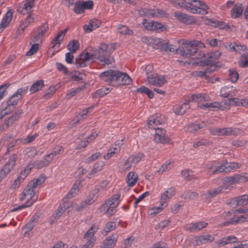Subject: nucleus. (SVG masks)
<instances>
[{
	"label": "nucleus",
	"mask_w": 248,
	"mask_h": 248,
	"mask_svg": "<svg viewBox=\"0 0 248 248\" xmlns=\"http://www.w3.org/2000/svg\"><path fill=\"white\" fill-rule=\"evenodd\" d=\"M109 46L111 48L112 45L101 43L98 49L94 50L92 53L87 52L81 54L79 59L87 62L89 60H98L103 65L111 64L114 59L110 55Z\"/></svg>",
	"instance_id": "1"
},
{
	"label": "nucleus",
	"mask_w": 248,
	"mask_h": 248,
	"mask_svg": "<svg viewBox=\"0 0 248 248\" xmlns=\"http://www.w3.org/2000/svg\"><path fill=\"white\" fill-rule=\"evenodd\" d=\"M100 77L102 80L113 86L129 85L132 82V79L127 74L118 70L105 71L100 74Z\"/></svg>",
	"instance_id": "2"
},
{
	"label": "nucleus",
	"mask_w": 248,
	"mask_h": 248,
	"mask_svg": "<svg viewBox=\"0 0 248 248\" xmlns=\"http://www.w3.org/2000/svg\"><path fill=\"white\" fill-rule=\"evenodd\" d=\"M171 2L176 8H183L193 14L208 13V6L201 0H171Z\"/></svg>",
	"instance_id": "3"
},
{
	"label": "nucleus",
	"mask_w": 248,
	"mask_h": 248,
	"mask_svg": "<svg viewBox=\"0 0 248 248\" xmlns=\"http://www.w3.org/2000/svg\"><path fill=\"white\" fill-rule=\"evenodd\" d=\"M121 194L117 193L106 200L100 206V211L107 217H110L116 212V207L118 206Z\"/></svg>",
	"instance_id": "4"
},
{
	"label": "nucleus",
	"mask_w": 248,
	"mask_h": 248,
	"mask_svg": "<svg viewBox=\"0 0 248 248\" xmlns=\"http://www.w3.org/2000/svg\"><path fill=\"white\" fill-rule=\"evenodd\" d=\"M211 132L217 136H237L241 134L242 130L237 128L226 127L213 129Z\"/></svg>",
	"instance_id": "5"
},
{
	"label": "nucleus",
	"mask_w": 248,
	"mask_h": 248,
	"mask_svg": "<svg viewBox=\"0 0 248 248\" xmlns=\"http://www.w3.org/2000/svg\"><path fill=\"white\" fill-rule=\"evenodd\" d=\"M98 229L97 226H96L95 225H92V227L84 234V238L86 239L87 242L82 248H93L96 241V237L94 236V233Z\"/></svg>",
	"instance_id": "6"
},
{
	"label": "nucleus",
	"mask_w": 248,
	"mask_h": 248,
	"mask_svg": "<svg viewBox=\"0 0 248 248\" xmlns=\"http://www.w3.org/2000/svg\"><path fill=\"white\" fill-rule=\"evenodd\" d=\"M17 156L16 154H13L9 159L7 163L3 166L0 171V175L4 178L7 174L14 168L16 165Z\"/></svg>",
	"instance_id": "7"
},
{
	"label": "nucleus",
	"mask_w": 248,
	"mask_h": 248,
	"mask_svg": "<svg viewBox=\"0 0 248 248\" xmlns=\"http://www.w3.org/2000/svg\"><path fill=\"white\" fill-rule=\"evenodd\" d=\"M229 106V103H223V102H214V103H206L204 104H202L199 105V107L203 109H208L209 110H216L217 109L223 110L225 108H227Z\"/></svg>",
	"instance_id": "8"
},
{
	"label": "nucleus",
	"mask_w": 248,
	"mask_h": 248,
	"mask_svg": "<svg viewBox=\"0 0 248 248\" xmlns=\"http://www.w3.org/2000/svg\"><path fill=\"white\" fill-rule=\"evenodd\" d=\"M239 165L236 162H226L223 164L217 167L215 170L213 171V174L220 172H229L233 170L239 168Z\"/></svg>",
	"instance_id": "9"
},
{
	"label": "nucleus",
	"mask_w": 248,
	"mask_h": 248,
	"mask_svg": "<svg viewBox=\"0 0 248 248\" xmlns=\"http://www.w3.org/2000/svg\"><path fill=\"white\" fill-rule=\"evenodd\" d=\"M147 126L149 128L156 129V126L165 123L164 117L161 115L155 114L149 117Z\"/></svg>",
	"instance_id": "10"
},
{
	"label": "nucleus",
	"mask_w": 248,
	"mask_h": 248,
	"mask_svg": "<svg viewBox=\"0 0 248 248\" xmlns=\"http://www.w3.org/2000/svg\"><path fill=\"white\" fill-rule=\"evenodd\" d=\"M248 181V174H236L233 176L228 177L225 181L226 183L233 185L236 183H244Z\"/></svg>",
	"instance_id": "11"
},
{
	"label": "nucleus",
	"mask_w": 248,
	"mask_h": 248,
	"mask_svg": "<svg viewBox=\"0 0 248 248\" xmlns=\"http://www.w3.org/2000/svg\"><path fill=\"white\" fill-rule=\"evenodd\" d=\"M174 16L180 22L188 25L192 24L196 22V18L193 16L180 12H175Z\"/></svg>",
	"instance_id": "12"
},
{
	"label": "nucleus",
	"mask_w": 248,
	"mask_h": 248,
	"mask_svg": "<svg viewBox=\"0 0 248 248\" xmlns=\"http://www.w3.org/2000/svg\"><path fill=\"white\" fill-rule=\"evenodd\" d=\"M148 81L151 84L161 87L166 82L164 77L157 74H153L148 76Z\"/></svg>",
	"instance_id": "13"
},
{
	"label": "nucleus",
	"mask_w": 248,
	"mask_h": 248,
	"mask_svg": "<svg viewBox=\"0 0 248 248\" xmlns=\"http://www.w3.org/2000/svg\"><path fill=\"white\" fill-rule=\"evenodd\" d=\"M35 189L36 188L33 187V186L29 183L23 191L22 195L20 198V200L23 201L27 199L29 201H32L33 200V198L34 196V191ZM36 199L37 198L34 199V200H35L36 201Z\"/></svg>",
	"instance_id": "14"
},
{
	"label": "nucleus",
	"mask_w": 248,
	"mask_h": 248,
	"mask_svg": "<svg viewBox=\"0 0 248 248\" xmlns=\"http://www.w3.org/2000/svg\"><path fill=\"white\" fill-rule=\"evenodd\" d=\"M176 50H177L178 52L182 56L186 58H189L193 56L197 53L195 48L191 47V46H180L176 49Z\"/></svg>",
	"instance_id": "15"
},
{
	"label": "nucleus",
	"mask_w": 248,
	"mask_h": 248,
	"mask_svg": "<svg viewBox=\"0 0 248 248\" xmlns=\"http://www.w3.org/2000/svg\"><path fill=\"white\" fill-rule=\"evenodd\" d=\"M210 100V97L205 93H197L191 94L188 98V101L197 102L198 106L201 104L200 103L208 101Z\"/></svg>",
	"instance_id": "16"
},
{
	"label": "nucleus",
	"mask_w": 248,
	"mask_h": 248,
	"mask_svg": "<svg viewBox=\"0 0 248 248\" xmlns=\"http://www.w3.org/2000/svg\"><path fill=\"white\" fill-rule=\"evenodd\" d=\"M175 189L174 187L168 188L166 191H164L161 195L159 202L161 203L162 205L167 206L168 205L167 200L175 195Z\"/></svg>",
	"instance_id": "17"
},
{
	"label": "nucleus",
	"mask_w": 248,
	"mask_h": 248,
	"mask_svg": "<svg viewBox=\"0 0 248 248\" xmlns=\"http://www.w3.org/2000/svg\"><path fill=\"white\" fill-rule=\"evenodd\" d=\"M118 235L117 234H112L104 240L103 245L101 248H113L118 240Z\"/></svg>",
	"instance_id": "18"
},
{
	"label": "nucleus",
	"mask_w": 248,
	"mask_h": 248,
	"mask_svg": "<svg viewBox=\"0 0 248 248\" xmlns=\"http://www.w3.org/2000/svg\"><path fill=\"white\" fill-rule=\"evenodd\" d=\"M101 24V22L99 20L94 18L90 20L89 24L84 25L83 29L85 32L89 33L99 28Z\"/></svg>",
	"instance_id": "19"
},
{
	"label": "nucleus",
	"mask_w": 248,
	"mask_h": 248,
	"mask_svg": "<svg viewBox=\"0 0 248 248\" xmlns=\"http://www.w3.org/2000/svg\"><path fill=\"white\" fill-rule=\"evenodd\" d=\"M188 99L185 101L182 105H176L173 107L174 112L176 115H182L185 114L187 109L189 108V107H188L189 103Z\"/></svg>",
	"instance_id": "20"
},
{
	"label": "nucleus",
	"mask_w": 248,
	"mask_h": 248,
	"mask_svg": "<svg viewBox=\"0 0 248 248\" xmlns=\"http://www.w3.org/2000/svg\"><path fill=\"white\" fill-rule=\"evenodd\" d=\"M144 13L148 17H160L166 15L165 11L158 9H146Z\"/></svg>",
	"instance_id": "21"
},
{
	"label": "nucleus",
	"mask_w": 248,
	"mask_h": 248,
	"mask_svg": "<svg viewBox=\"0 0 248 248\" xmlns=\"http://www.w3.org/2000/svg\"><path fill=\"white\" fill-rule=\"evenodd\" d=\"M156 48L170 52H174L176 50V48L173 47L172 46L169 45L168 43L160 39L157 40Z\"/></svg>",
	"instance_id": "22"
},
{
	"label": "nucleus",
	"mask_w": 248,
	"mask_h": 248,
	"mask_svg": "<svg viewBox=\"0 0 248 248\" xmlns=\"http://www.w3.org/2000/svg\"><path fill=\"white\" fill-rule=\"evenodd\" d=\"M214 238L211 235H201L195 237V245L200 246L212 242Z\"/></svg>",
	"instance_id": "23"
},
{
	"label": "nucleus",
	"mask_w": 248,
	"mask_h": 248,
	"mask_svg": "<svg viewBox=\"0 0 248 248\" xmlns=\"http://www.w3.org/2000/svg\"><path fill=\"white\" fill-rule=\"evenodd\" d=\"M247 221H248V214H246L240 217H236V216L234 218L232 219V221L224 222L223 225L227 226L230 224L236 225L238 223H242Z\"/></svg>",
	"instance_id": "24"
},
{
	"label": "nucleus",
	"mask_w": 248,
	"mask_h": 248,
	"mask_svg": "<svg viewBox=\"0 0 248 248\" xmlns=\"http://www.w3.org/2000/svg\"><path fill=\"white\" fill-rule=\"evenodd\" d=\"M221 52L219 51L208 53L206 56V59L203 60V64L209 65L213 63L214 61L218 59L221 55Z\"/></svg>",
	"instance_id": "25"
},
{
	"label": "nucleus",
	"mask_w": 248,
	"mask_h": 248,
	"mask_svg": "<svg viewBox=\"0 0 248 248\" xmlns=\"http://www.w3.org/2000/svg\"><path fill=\"white\" fill-rule=\"evenodd\" d=\"M142 23L144 27L148 30L157 31L163 28V26L161 23L157 22H154L153 21H152L151 22H147L146 19H144V21Z\"/></svg>",
	"instance_id": "26"
},
{
	"label": "nucleus",
	"mask_w": 248,
	"mask_h": 248,
	"mask_svg": "<svg viewBox=\"0 0 248 248\" xmlns=\"http://www.w3.org/2000/svg\"><path fill=\"white\" fill-rule=\"evenodd\" d=\"M44 87L45 83L43 80H37L31 86L29 89L30 94H32L41 91Z\"/></svg>",
	"instance_id": "27"
},
{
	"label": "nucleus",
	"mask_w": 248,
	"mask_h": 248,
	"mask_svg": "<svg viewBox=\"0 0 248 248\" xmlns=\"http://www.w3.org/2000/svg\"><path fill=\"white\" fill-rule=\"evenodd\" d=\"M54 156L51 154L46 155L44 159L37 164V167L38 169L42 168L44 167L48 166V165L52 161L54 158Z\"/></svg>",
	"instance_id": "28"
},
{
	"label": "nucleus",
	"mask_w": 248,
	"mask_h": 248,
	"mask_svg": "<svg viewBox=\"0 0 248 248\" xmlns=\"http://www.w3.org/2000/svg\"><path fill=\"white\" fill-rule=\"evenodd\" d=\"M13 15V12L12 10L10 9L8 10L1 21L0 26L5 28L7 27L12 19Z\"/></svg>",
	"instance_id": "29"
},
{
	"label": "nucleus",
	"mask_w": 248,
	"mask_h": 248,
	"mask_svg": "<svg viewBox=\"0 0 248 248\" xmlns=\"http://www.w3.org/2000/svg\"><path fill=\"white\" fill-rule=\"evenodd\" d=\"M23 110L22 109H20L16 111L14 115H13L5 122L4 124L6 125V127H8L12 125L15 121L18 120L20 115L23 114Z\"/></svg>",
	"instance_id": "30"
},
{
	"label": "nucleus",
	"mask_w": 248,
	"mask_h": 248,
	"mask_svg": "<svg viewBox=\"0 0 248 248\" xmlns=\"http://www.w3.org/2000/svg\"><path fill=\"white\" fill-rule=\"evenodd\" d=\"M237 206H243L248 204V195H244L236 197L232 200Z\"/></svg>",
	"instance_id": "31"
},
{
	"label": "nucleus",
	"mask_w": 248,
	"mask_h": 248,
	"mask_svg": "<svg viewBox=\"0 0 248 248\" xmlns=\"http://www.w3.org/2000/svg\"><path fill=\"white\" fill-rule=\"evenodd\" d=\"M116 228V223L115 222L112 221H108L105 225L101 233L103 235L106 236L109 232L115 230Z\"/></svg>",
	"instance_id": "32"
},
{
	"label": "nucleus",
	"mask_w": 248,
	"mask_h": 248,
	"mask_svg": "<svg viewBox=\"0 0 248 248\" xmlns=\"http://www.w3.org/2000/svg\"><path fill=\"white\" fill-rule=\"evenodd\" d=\"M237 240V238L232 235H230L227 237H223L221 240L217 242V244L219 247L223 246L226 244L234 243Z\"/></svg>",
	"instance_id": "33"
},
{
	"label": "nucleus",
	"mask_w": 248,
	"mask_h": 248,
	"mask_svg": "<svg viewBox=\"0 0 248 248\" xmlns=\"http://www.w3.org/2000/svg\"><path fill=\"white\" fill-rule=\"evenodd\" d=\"M243 11L242 4H236L232 10L231 16L233 18H237L242 15Z\"/></svg>",
	"instance_id": "34"
},
{
	"label": "nucleus",
	"mask_w": 248,
	"mask_h": 248,
	"mask_svg": "<svg viewBox=\"0 0 248 248\" xmlns=\"http://www.w3.org/2000/svg\"><path fill=\"white\" fill-rule=\"evenodd\" d=\"M23 3L24 4L22 10H20V8L17 10V11L20 13L25 14V13L23 12V10H25L28 14L31 13V8L34 6V3L29 0H25Z\"/></svg>",
	"instance_id": "35"
},
{
	"label": "nucleus",
	"mask_w": 248,
	"mask_h": 248,
	"mask_svg": "<svg viewBox=\"0 0 248 248\" xmlns=\"http://www.w3.org/2000/svg\"><path fill=\"white\" fill-rule=\"evenodd\" d=\"M138 179V175L135 172H129L127 176L126 181L129 186H134Z\"/></svg>",
	"instance_id": "36"
},
{
	"label": "nucleus",
	"mask_w": 248,
	"mask_h": 248,
	"mask_svg": "<svg viewBox=\"0 0 248 248\" xmlns=\"http://www.w3.org/2000/svg\"><path fill=\"white\" fill-rule=\"evenodd\" d=\"M68 30V28H66L63 31L60 32L56 36V37L53 40L52 43L54 45L52 46L53 48L57 44L59 45V46L61 44L62 41L63 39V37Z\"/></svg>",
	"instance_id": "37"
},
{
	"label": "nucleus",
	"mask_w": 248,
	"mask_h": 248,
	"mask_svg": "<svg viewBox=\"0 0 248 248\" xmlns=\"http://www.w3.org/2000/svg\"><path fill=\"white\" fill-rule=\"evenodd\" d=\"M104 165V163L103 161L96 163L94 165L93 169L89 172V173L88 174V177L89 178H91L93 175H94L95 173H96L98 171H100L102 169Z\"/></svg>",
	"instance_id": "38"
},
{
	"label": "nucleus",
	"mask_w": 248,
	"mask_h": 248,
	"mask_svg": "<svg viewBox=\"0 0 248 248\" xmlns=\"http://www.w3.org/2000/svg\"><path fill=\"white\" fill-rule=\"evenodd\" d=\"M67 49L72 53L76 52L79 48V44L78 40H73L69 42Z\"/></svg>",
	"instance_id": "39"
},
{
	"label": "nucleus",
	"mask_w": 248,
	"mask_h": 248,
	"mask_svg": "<svg viewBox=\"0 0 248 248\" xmlns=\"http://www.w3.org/2000/svg\"><path fill=\"white\" fill-rule=\"evenodd\" d=\"M95 201H96L95 198L91 197V196L89 194L86 199L81 203L80 207L78 210H82V209L86 208L87 206L92 204Z\"/></svg>",
	"instance_id": "40"
},
{
	"label": "nucleus",
	"mask_w": 248,
	"mask_h": 248,
	"mask_svg": "<svg viewBox=\"0 0 248 248\" xmlns=\"http://www.w3.org/2000/svg\"><path fill=\"white\" fill-rule=\"evenodd\" d=\"M20 100L21 99L19 97H16V95L14 93L7 101V106L3 110V111L7 110L11 106H14L15 107L17 105L18 101Z\"/></svg>",
	"instance_id": "41"
},
{
	"label": "nucleus",
	"mask_w": 248,
	"mask_h": 248,
	"mask_svg": "<svg viewBox=\"0 0 248 248\" xmlns=\"http://www.w3.org/2000/svg\"><path fill=\"white\" fill-rule=\"evenodd\" d=\"M206 125L204 122H202L200 123H192L188 127V129L190 132H194L198 129L202 128Z\"/></svg>",
	"instance_id": "42"
},
{
	"label": "nucleus",
	"mask_w": 248,
	"mask_h": 248,
	"mask_svg": "<svg viewBox=\"0 0 248 248\" xmlns=\"http://www.w3.org/2000/svg\"><path fill=\"white\" fill-rule=\"evenodd\" d=\"M222 189V187L220 186L216 188L211 189L208 190L207 193L204 194V196L207 199L213 198L219 194L221 191Z\"/></svg>",
	"instance_id": "43"
},
{
	"label": "nucleus",
	"mask_w": 248,
	"mask_h": 248,
	"mask_svg": "<svg viewBox=\"0 0 248 248\" xmlns=\"http://www.w3.org/2000/svg\"><path fill=\"white\" fill-rule=\"evenodd\" d=\"M154 140L156 142H160L164 144L168 143L170 141V139L166 136V133H163L162 135H155Z\"/></svg>",
	"instance_id": "44"
},
{
	"label": "nucleus",
	"mask_w": 248,
	"mask_h": 248,
	"mask_svg": "<svg viewBox=\"0 0 248 248\" xmlns=\"http://www.w3.org/2000/svg\"><path fill=\"white\" fill-rule=\"evenodd\" d=\"M144 157V155L143 153H139L137 155L131 156L129 159L126 160L125 165H126L128 162H129V159L131 158V161L134 164H137L139 162L141 159Z\"/></svg>",
	"instance_id": "45"
},
{
	"label": "nucleus",
	"mask_w": 248,
	"mask_h": 248,
	"mask_svg": "<svg viewBox=\"0 0 248 248\" xmlns=\"http://www.w3.org/2000/svg\"><path fill=\"white\" fill-rule=\"evenodd\" d=\"M183 196L185 199L193 200L197 198L199 194L195 191L187 190L184 192Z\"/></svg>",
	"instance_id": "46"
},
{
	"label": "nucleus",
	"mask_w": 248,
	"mask_h": 248,
	"mask_svg": "<svg viewBox=\"0 0 248 248\" xmlns=\"http://www.w3.org/2000/svg\"><path fill=\"white\" fill-rule=\"evenodd\" d=\"M117 31L119 33L122 35H130L133 33V31L125 25H119L117 28Z\"/></svg>",
	"instance_id": "47"
},
{
	"label": "nucleus",
	"mask_w": 248,
	"mask_h": 248,
	"mask_svg": "<svg viewBox=\"0 0 248 248\" xmlns=\"http://www.w3.org/2000/svg\"><path fill=\"white\" fill-rule=\"evenodd\" d=\"M232 87H224L220 91V95L223 97H228L231 94Z\"/></svg>",
	"instance_id": "48"
},
{
	"label": "nucleus",
	"mask_w": 248,
	"mask_h": 248,
	"mask_svg": "<svg viewBox=\"0 0 248 248\" xmlns=\"http://www.w3.org/2000/svg\"><path fill=\"white\" fill-rule=\"evenodd\" d=\"M85 88V86H82L81 87H79L73 90H71L67 93L66 95V98L68 99H70L74 96H75L77 93H79L81 91L83 90Z\"/></svg>",
	"instance_id": "49"
},
{
	"label": "nucleus",
	"mask_w": 248,
	"mask_h": 248,
	"mask_svg": "<svg viewBox=\"0 0 248 248\" xmlns=\"http://www.w3.org/2000/svg\"><path fill=\"white\" fill-rule=\"evenodd\" d=\"M236 216L235 212L232 210L228 212H225L222 214V216L226 220L225 222L232 221V219Z\"/></svg>",
	"instance_id": "50"
},
{
	"label": "nucleus",
	"mask_w": 248,
	"mask_h": 248,
	"mask_svg": "<svg viewBox=\"0 0 248 248\" xmlns=\"http://www.w3.org/2000/svg\"><path fill=\"white\" fill-rule=\"evenodd\" d=\"M110 90L109 88H102L97 90L94 93V97H103L108 94Z\"/></svg>",
	"instance_id": "51"
},
{
	"label": "nucleus",
	"mask_w": 248,
	"mask_h": 248,
	"mask_svg": "<svg viewBox=\"0 0 248 248\" xmlns=\"http://www.w3.org/2000/svg\"><path fill=\"white\" fill-rule=\"evenodd\" d=\"M46 179V177L44 175H41L39 177L32 181L30 182V183L33 186V187L36 188L38 186L43 183Z\"/></svg>",
	"instance_id": "52"
},
{
	"label": "nucleus",
	"mask_w": 248,
	"mask_h": 248,
	"mask_svg": "<svg viewBox=\"0 0 248 248\" xmlns=\"http://www.w3.org/2000/svg\"><path fill=\"white\" fill-rule=\"evenodd\" d=\"M239 65L241 67L246 68L248 67V55L244 54L239 59Z\"/></svg>",
	"instance_id": "53"
},
{
	"label": "nucleus",
	"mask_w": 248,
	"mask_h": 248,
	"mask_svg": "<svg viewBox=\"0 0 248 248\" xmlns=\"http://www.w3.org/2000/svg\"><path fill=\"white\" fill-rule=\"evenodd\" d=\"M35 202V200H32V201H27L26 203L18 206L17 207L14 208L11 210L12 212H16L18 210H20L24 208L29 207L31 206L33 203Z\"/></svg>",
	"instance_id": "54"
},
{
	"label": "nucleus",
	"mask_w": 248,
	"mask_h": 248,
	"mask_svg": "<svg viewBox=\"0 0 248 248\" xmlns=\"http://www.w3.org/2000/svg\"><path fill=\"white\" fill-rule=\"evenodd\" d=\"M120 151V149L117 147L110 148L108 150L107 155H106L104 158L105 159H109L111 156H113L114 154H116Z\"/></svg>",
	"instance_id": "55"
},
{
	"label": "nucleus",
	"mask_w": 248,
	"mask_h": 248,
	"mask_svg": "<svg viewBox=\"0 0 248 248\" xmlns=\"http://www.w3.org/2000/svg\"><path fill=\"white\" fill-rule=\"evenodd\" d=\"M74 12L77 14H80L84 12L81 0L75 3Z\"/></svg>",
	"instance_id": "56"
},
{
	"label": "nucleus",
	"mask_w": 248,
	"mask_h": 248,
	"mask_svg": "<svg viewBox=\"0 0 248 248\" xmlns=\"http://www.w3.org/2000/svg\"><path fill=\"white\" fill-rule=\"evenodd\" d=\"M79 191V188L77 185H74L73 187L71 189L69 192L66 195L68 198L74 197Z\"/></svg>",
	"instance_id": "57"
},
{
	"label": "nucleus",
	"mask_w": 248,
	"mask_h": 248,
	"mask_svg": "<svg viewBox=\"0 0 248 248\" xmlns=\"http://www.w3.org/2000/svg\"><path fill=\"white\" fill-rule=\"evenodd\" d=\"M229 76L230 80L232 82H235L239 77L238 73L234 69L229 70Z\"/></svg>",
	"instance_id": "58"
},
{
	"label": "nucleus",
	"mask_w": 248,
	"mask_h": 248,
	"mask_svg": "<svg viewBox=\"0 0 248 248\" xmlns=\"http://www.w3.org/2000/svg\"><path fill=\"white\" fill-rule=\"evenodd\" d=\"M212 23H215L214 26L215 27H218L220 29L227 30L230 28L229 26L227 24H226L222 21L216 20L214 22H212Z\"/></svg>",
	"instance_id": "59"
},
{
	"label": "nucleus",
	"mask_w": 248,
	"mask_h": 248,
	"mask_svg": "<svg viewBox=\"0 0 248 248\" xmlns=\"http://www.w3.org/2000/svg\"><path fill=\"white\" fill-rule=\"evenodd\" d=\"M166 206H164V205H162L161 203H160V205L157 207H154L151 209L150 215L151 216H155L157 214L161 212L163 209L165 208Z\"/></svg>",
	"instance_id": "60"
},
{
	"label": "nucleus",
	"mask_w": 248,
	"mask_h": 248,
	"mask_svg": "<svg viewBox=\"0 0 248 248\" xmlns=\"http://www.w3.org/2000/svg\"><path fill=\"white\" fill-rule=\"evenodd\" d=\"M28 90V87L19 88L14 93L16 95V97H19L21 99L22 96L26 93Z\"/></svg>",
	"instance_id": "61"
},
{
	"label": "nucleus",
	"mask_w": 248,
	"mask_h": 248,
	"mask_svg": "<svg viewBox=\"0 0 248 248\" xmlns=\"http://www.w3.org/2000/svg\"><path fill=\"white\" fill-rule=\"evenodd\" d=\"M39 49L38 44H34L32 45L30 50L27 52V56H31L36 53Z\"/></svg>",
	"instance_id": "62"
},
{
	"label": "nucleus",
	"mask_w": 248,
	"mask_h": 248,
	"mask_svg": "<svg viewBox=\"0 0 248 248\" xmlns=\"http://www.w3.org/2000/svg\"><path fill=\"white\" fill-rule=\"evenodd\" d=\"M64 151L63 148L60 145L56 146L50 153L54 157L62 154Z\"/></svg>",
	"instance_id": "63"
},
{
	"label": "nucleus",
	"mask_w": 248,
	"mask_h": 248,
	"mask_svg": "<svg viewBox=\"0 0 248 248\" xmlns=\"http://www.w3.org/2000/svg\"><path fill=\"white\" fill-rule=\"evenodd\" d=\"M171 168V164L170 162H166L165 164H163L159 170H158V172L161 174L163 172L169 170Z\"/></svg>",
	"instance_id": "64"
}]
</instances>
